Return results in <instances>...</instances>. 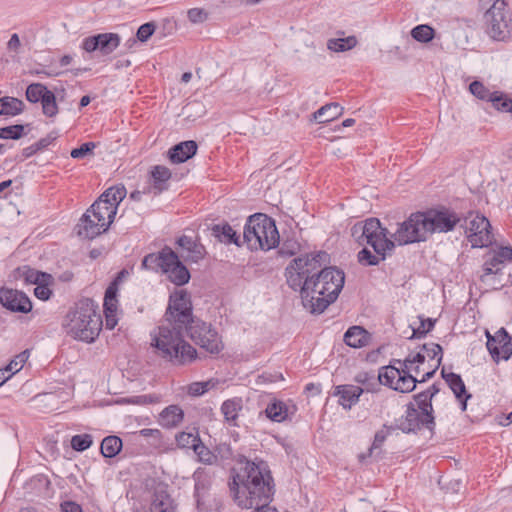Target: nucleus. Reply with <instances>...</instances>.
<instances>
[{
    "instance_id": "obj_20",
    "label": "nucleus",
    "mask_w": 512,
    "mask_h": 512,
    "mask_svg": "<svg viewBox=\"0 0 512 512\" xmlns=\"http://www.w3.org/2000/svg\"><path fill=\"white\" fill-rule=\"evenodd\" d=\"M441 375L450 389L453 391L457 400L460 402L461 410L465 411L467 407V400L471 398V394L467 393L461 376L453 372L447 373L445 368H442Z\"/></svg>"
},
{
    "instance_id": "obj_37",
    "label": "nucleus",
    "mask_w": 512,
    "mask_h": 512,
    "mask_svg": "<svg viewBox=\"0 0 512 512\" xmlns=\"http://www.w3.org/2000/svg\"><path fill=\"white\" fill-rule=\"evenodd\" d=\"M265 414L274 422H282L287 418L288 408L282 401H273L267 405Z\"/></svg>"
},
{
    "instance_id": "obj_18",
    "label": "nucleus",
    "mask_w": 512,
    "mask_h": 512,
    "mask_svg": "<svg viewBox=\"0 0 512 512\" xmlns=\"http://www.w3.org/2000/svg\"><path fill=\"white\" fill-rule=\"evenodd\" d=\"M105 223H101L100 221L96 220V218L93 215V212H91V209L89 208L81 217L78 227V235L82 238L86 239H94L95 237L99 236L100 234L106 232L104 230Z\"/></svg>"
},
{
    "instance_id": "obj_32",
    "label": "nucleus",
    "mask_w": 512,
    "mask_h": 512,
    "mask_svg": "<svg viewBox=\"0 0 512 512\" xmlns=\"http://www.w3.org/2000/svg\"><path fill=\"white\" fill-rule=\"evenodd\" d=\"M212 235L225 244L234 243L239 245V237L233 228L228 224H216L212 227Z\"/></svg>"
},
{
    "instance_id": "obj_10",
    "label": "nucleus",
    "mask_w": 512,
    "mask_h": 512,
    "mask_svg": "<svg viewBox=\"0 0 512 512\" xmlns=\"http://www.w3.org/2000/svg\"><path fill=\"white\" fill-rule=\"evenodd\" d=\"M186 332L192 341L211 354H218L223 349L218 333L206 322L194 320L187 326Z\"/></svg>"
},
{
    "instance_id": "obj_49",
    "label": "nucleus",
    "mask_w": 512,
    "mask_h": 512,
    "mask_svg": "<svg viewBox=\"0 0 512 512\" xmlns=\"http://www.w3.org/2000/svg\"><path fill=\"white\" fill-rule=\"evenodd\" d=\"M385 256L378 255L376 252L373 254L367 248H363L358 253V261L364 266L377 265L381 260H384Z\"/></svg>"
},
{
    "instance_id": "obj_15",
    "label": "nucleus",
    "mask_w": 512,
    "mask_h": 512,
    "mask_svg": "<svg viewBox=\"0 0 512 512\" xmlns=\"http://www.w3.org/2000/svg\"><path fill=\"white\" fill-rule=\"evenodd\" d=\"M0 303L12 312L28 313L32 309V303L25 293L10 289H0Z\"/></svg>"
},
{
    "instance_id": "obj_40",
    "label": "nucleus",
    "mask_w": 512,
    "mask_h": 512,
    "mask_svg": "<svg viewBox=\"0 0 512 512\" xmlns=\"http://www.w3.org/2000/svg\"><path fill=\"white\" fill-rule=\"evenodd\" d=\"M117 292H118V282L114 280L107 287L105 296H104V312L112 313L117 312L118 308V300H117Z\"/></svg>"
},
{
    "instance_id": "obj_56",
    "label": "nucleus",
    "mask_w": 512,
    "mask_h": 512,
    "mask_svg": "<svg viewBox=\"0 0 512 512\" xmlns=\"http://www.w3.org/2000/svg\"><path fill=\"white\" fill-rule=\"evenodd\" d=\"M434 327V321L430 318H420L419 326L413 328V335L420 338L425 336Z\"/></svg>"
},
{
    "instance_id": "obj_27",
    "label": "nucleus",
    "mask_w": 512,
    "mask_h": 512,
    "mask_svg": "<svg viewBox=\"0 0 512 512\" xmlns=\"http://www.w3.org/2000/svg\"><path fill=\"white\" fill-rule=\"evenodd\" d=\"M90 209L96 220L106 224L104 230L107 231L116 215V207H108L102 200H96Z\"/></svg>"
},
{
    "instance_id": "obj_62",
    "label": "nucleus",
    "mask_w": 512,
    "mask_h": 512,
    "mask_svg": "<svg viewBox=\"0 0 512 512\" xmlns=\"http://www.w3.org/2000/svg\"><path fill=\"white\" fill-rule=\"evenodd\" d=\"M496 253L501 258L502 262L505 263L506 261H512V247L509 246H503L500 247Z\"/></svg>"
},
{
    "instance_id": "obj_44",
    "label": "nucleus",
    "mask_w": 512,
    "mask_h": 512,
    "mask_svg": "<svg viewBox=\"0 0 512 512\" xmlns=\"http://www.w3.org/2000/svg\"><path fill=\"white\" fill-rule=\"evenodd\" d=\"M355 381L361 384V388H363L364 391L367 392L374 391L375 387L378 384H382L379 381V375L376 377L374 374L368 372H361L357 374V376L355 377Z\"/></svg>"
},
{
    "instance_id": "obj_39",
    "label": "nucleus",
    "mask_w": 512,
    "mask_h": 512,
    "mask_svg": "<svg viewBox=\"0 0 512 512\" xmlns=\"http://www.w3.org/2000/svg\"><path fill=\"white\" fill-rule=\"evenodd\" d=\"M422 352L426 354L429 367L438 368L442 361V347L436 343L423 345Z\"/></svg>"
},
{
    "instance_id": "obj_26",
    "label": "nucleus",
    "mask_w": 512,
    "mask_h": 512,
    "mask_svg": "<svg viewBox=\"0 0 512 512\" xmlns=\"http://www.w3.org/2000/svg\"><path fill=\"white\" fill-rule=\"evenodd\" d=\"M183 419V410L178 405H170L159 414L158 422L164 428H174L180 425Z\"/></svg>"
},
{
    "instance_id": "obj_61",
    "label": "nucleus",
    "mask_w": 512,
    "mask_h": 512,
    "mask_svg": "<svg viewBox=\"0 0 512 512\" xmlns=\"http://www.w3.org/2000/svg\"><path fill=\"white\" fill-rule=\"evenodd\" d=\"M34 294L40 300H48L52 292L48 288L47 283H41L37 284V286L35 287Z\"/></svg>"
},
{
    "instance_id": "obj_31",
    "label": "nucleus",
    "mask_w": 512,
    "mask_h": 512,
    "mask_svg": "<svg viewBox=\"0 0 512 512\" xmlns=\"http://www.w3.org/2000/svg\"><path fill=\"white\" fill-rule=\"evenodd\" d=\"M151 177L153 180L154 194H159L167 189L166 183L171 178V172L167 167L157 165L152 169Z\"/></svg>"
},
{
    "instance_id": "obj_42",
    "label": "nucleus",
    "mask_w": 512,
    "mask_h": 512,
    "mask_svg": "<svg viewBox=\"0 0 512 512\" xmlns=\"http://www.w3.org/2000/svg\"><path fill=\"white\" fill-rule=\"evenodd\" d=\"M393 430H395V428L393 426L384 425L380 430H378L376 432V434L374 436V441L368 450L369 457H372V456L378 457V455L376 454V451L381 449L382 444L384 443L386 438L391 434V432ZM380 453H381V451L378 452V454H380Z\"/></svg>"
},
{
    "instance_id": "obj_34",
    "label": "nucleus",
    "mask_w": 512,
    "mask_h": 512,
    "mask_svg": "<svg viewBox=\"0 0 512 512\" xmlns=\"http://www.w3.org/2000/svg\"><path fill=\"white\" fill-rule=\"evenodd\" d=\"M24 102L14 97H2L0 98V115L5 116H16L24 111Z\"/></svg>"
},
{
    "instance_id": "obj_2",
    "label": "nucleus",
    "mask_w": 512,
    "mask_h": 512,
    "mask_svg": "<svg viewBox=\"0 0 512 512\" xmlns=\"http://www.w3.org/2000/svg\"><path fill=\"white\" fill-rule=\"evenodd\" d=\"M235 503L242 509L253 512H278L269 504L275 492L274 479L264 460H248L241 456L232 469L229 482Z\"/></svg>"
},
{
    "instance_id": "obj_51",
    "label": "nucleus",
    "mask_w": 512,
    "mask_h": 512,
    "mask_svg": "<svg viewBox=\"0 0 512 512\" xmlns=\"http://www.w3.org/2000/svg\"><path fill=\"white\" fill-rule=\"evenodd\" d=\"M24 135V126L17 124L0 128V139H20Z\"/></svg>"
},
{
    "instance_id": "obj_8",
    "label": "nucleus",
    "mask_w": 512,
    "mask_h": 512,
    "mask_svg": "<svg viewBox=\"0 0 512 512\" xmlns=\"http://www.w3.org/2000/svg\"><path fill=\"white\" fill-rule=\"evenodd\" d=\"M243 237L251 250L269 251L279 244V232L275 221L264 214L249 217Z\"/></svg>"
},
{
    "instance_id": "obj_59",
    "label": "nucleus",
    "mask_w": 512,
    "mask_h": 512,
    "mask_svg": "<svg viewBox=\"0 0 512 512\" xmlns=\"http://www.w3.org/2000/svg\"><path fill=\"white\" fill-rule=\"evenodd\" d=\"M187 16L192 23H201L207 19V13L201 8L188 10Z\"/></svg>"
},
{
    "instance_id": "obj_24",
    "label": "nucleus",
    "mask_w": 512,
    "mask_h": 512,
    "mask_svg": "<svg viewBox=\"0 0 512 512\" xmlns=\"http://www.w3.org/2000/svg\"><path fill=\"white\" fill-rule=\"evenodd\" d=\"M150 512H175V506L166 487L159 484L154 491Z\"/></svg>"
},
{
    "instance_id": "obj_50",
    "label": "nucleus",
    "mask_w": 512,
    "mask_h": 512,
    "mask_svg": "<svg viewBox=\"0 0 512 512\" xmlns=\"http://www.w3.org/2000/svg\"><path fill=\"white\" fill-rule=\"evenodd\" d=\"M28 358L29 352L28 350H24L18 355H16L14 359H12L5 368L12 376L13 374L19 372L22 369L23 365L28 360Z\"/></svg>"
},
{
    "instance_id": "obj_4",
    "label": "nucleus",
    "mask_w": 512,
    "mask_h": 512,
    "mask_svg": "<svg viewBox=\"0 0 512 512\" xmlns=\"http://www.w3.org/2000/svg\"><path fill=\"white\" fill-rule=\"evenodd\" d=\"M187 327L164 320L151 332V346L157 354L173 364L183 365L196 358V350L183 339Z\"/></svg>"
},
{
    "instance_id": "obj_53",
    "label": "nucleus",
    "mask_w": 512,
    "mask_h": 512,
    "mask_svg": "<svg viewBox=\"0 0 512 512\" xmlns=\"http://www.w3.org/2000/svg\"><path fill=\"white\" fill-rule=\"evenodd\" d=\"M6 49L12 60H16L21 52L22 44L17 33H13L6 44Z\"/></svg>"
},
{
    "instance_id": "obj_28",
    "label": "nucleus",
    "mask_w": 512,
    "mask_h": 512,
    "mask_svg": "<svg viewBox=\"0 0 512 512\" xmlns=\"http://www.w3.org/2000/svg\"><path fill=\"white\" fill-rule=\"evenodd\" d=\"M369 333L360 326L350 327L344 334V342L353 348H361L368 344Z\"/></svg>"
},
{
    "instance_id": "obj_48",
    "label": "nucleus",
    "mask_w": 512,
    "mask_h": 512,
    "mask_svg": "<svg viewBox=\"0 0 512 512\" xmlns=\"http://www.w3.org/2000/svg\"><path fill=\"white\" fill-rule=\"evenodd\" d=\"M93 444V437L90 434H78L71 438V447L78 452L87 450Z\"/></svg>"
},
{
    "instance_id": "obj_6",
    "label": "nucleus",
    "mask_w": 512,
    "mask_h": 512,
    "mask_svg": "<svg viewBox=\"0 0 512 512\" xmlns=\"http://www.w3.org/2000/svg\"><path fill=\"white\" fill-rule=\"evenodd\" d=\"M425 362H427L426 354L422 351L408 355L403 361L396 359L393 365L379 370V381L395 391L409 393L415 389L417 383V379L411 372L418 374L421 370L420 366Z\"/></svg>"
},
{
    "instance_id": "obj_43",
    "label": "nucleus",
    "mask_w": 512,
    "mask_h": 512,
    "mask_svg": "<svg viewBox=\"0 0 512 512\" xmlns=\"http://www.w3.org/2000/svg\"><path fill=\"white\" fill-rule=\"evenodd\" d=\"M435 31L429 25L421 24L411 30V36L418 42L427 43L434 38Z\"/></svg>"
},
{
    "instance_id": "obj_22",
    "label": "nucleus",
    "mask_w": 512,
    "mask_h": 512,
    "mask_svg": "<svg viewBox=\"0 0 512 512\" xmlns=\"http://www.w3.org/2000/svg\"><path fill=\"white\" fill-rule=\"evenodd\" d=\"M503 265L504 263L496 251L490 254L482 266L483 273L480 276L481 282L492 288H497L493 276L501 274Z\"/></svg>"
},
{
    "instance_id": "obj_58",
    "label": "nucleus",
    "mask_w": 512,
    "mask_h": 512,
    "mask_svg": "<svg viewBox=\"0 0 512 512\" xmlns=\"http://www.w3.org/2000/svg\"><path fill=\"white\" fill-rule=\"evenodd\" d=\"M95 146L96 145L93 142L83 143L80 147L71 151V157L74 159L84 158L89 153H92V150L95 148Z\"/></svg>"
},
{
    "instance_id": "obj_57",
    "label": "nucleus",
    "mask_w": 512,
    "mask_h": 512,
    "mask_svg": "<svg viewBox=\"0 0 512 512\" xmlns=\"http://www.w3.org/2000/svg\"><path fill=\"white\" fill-rule=\"evenodd\" d=\"M155 31V24L152 22L141 25L137 30V39L141 42L147 41Z\"/></svg>"
},
{
    "instance_id": "obj_9",
    "label": "nucleus",
    "mask_w": 512,
    "mask_h": 512,
    "mask_svg": "<svg viewBox=\"0 0 512 512\" xmlns=\"http://www.w3.org/2000/svg\"><path fill=\"white\" fill-rule=\"evenodd\" d=\"M351 232L360 245H370L378 255L385 256L386 252L392 251L395 244H398L393 237L394 233L391 234L387 228L382 227L377 218L356 223Z\"/></svg>"
},
{
    "instance_id": "obj_38",
    "label": "nucleus",
    "mask_w": 512,
    "mask_h": 512,
    "mask_svg": "<svg viewBox=\"0 0 512 512\" xmlns=\"http://www.w3.org/2000/svg\"><path fill=\"white\" fill-rule=\"evenodd\" d=\"M122 448V440L118 436H107L101 443V453L106 458L115 457Z\"/></svg>"
},
{
    "instance_id": "obj_5",
    "label": "nucleus",
    "mask_w": 512,
    "mask_h": 512,
    "mask_svg": "<svg viewBox=\"0 0 512 512\" xmlns=\"http://www.w3.org/2000/svg\"><path fill=\"white\" fill-rule=\"evenodd\" d=\"M102 318L91 299H83L67 313L63 328L67 335L76 340L92 343L102 329Z\"/></svg>"
},
{
    "instance_id": "obj_46",
    "label": "nucleus",
    "mask_w": 512,
    "mask_h": 512,
    "mask_svg": "<svg viewBox=\"0 0 512 512\" xmlns=\"http://www.w3.org/2000/svg\"><path fill=\"white\" fill-rule=\"evenodd\" d=\"M200 441L198 433L181 432L176 436V442L180 448L194 450Z\"/></svg>"
},
{
    "instance_id": "obj_47",
    "label": "nucleus",
    "mask_w": 512,
    "mask_h": 512,
    "mask_svg": "<svg viewBox=\"0 0 512 512\" xmlns=\"http://www.w3.org/2000/svg\"><path fill=\"white\" fill-rule=\"evenodd\" d=\"M25 281L31 284L48 283L52 278L50 274L43 273L31 268H25L23 271Z\"/></svg>"
},
{
    "instance_id": "obj_12",
    "label": "nucleus",
    "mask_w": 512,
    "mask_h": 512,
    "mask_svg": "<svg viewBox=\"0 0 512 512\" xmlns=\"http://www.w3.org/2000/svg\"><path fill=\"white\" fill-rule=\"evenodd\" d=\"M164 320L174 324H182L183 327H187L194 321L192 317V304L188 293L181 291L170 297Z\"/></svg>"
},
{
    "instance_id": "obj_54",
    "label": "nucleus",
    "mask_w": 512,
    "mask_h": 512,
    "mask_svg": "<svg viewBox=\"0 0 512 512\" xmlns=\"http://www.w3.org/2000/svg\"><path fill=\"white\" fill-rule=\"evenodd\" d=\"M214 387V383L209 381L194 382L188 386V394L192 396H201Z\"/></svg>"
},
{
    "instance_id": "obj_41",
    "label": "nucleus",
    "mask_w": 512,
    "mask_h": 512,
    "mask_svg": "<svg viewBox=\"0 0 512 512\" xmlns=\"http://www.w3.org/2000/svg\"><path fill=\"white\" fill-rule=\"evenodd\" d=\"M357 44V39L354 36L346 38L329 39L327 48L333 52H344L354 48Z\"/></svg>"
},
{
    "instance_id": "obj_64",
    "label": "nucleus",
    "mask_w": 512,
    "mask_h": 512,
    "mask_svg": "<svg viewBox=\"0 0 512 512\" xmlns=\"http://www.w3.org/2000/svg\"><path fill=\"white\" fill-rule=\"evenodd\" d=\"M217 451L222 459H230L233 457V451L228 444H220L217 447Z\"/></svg>"
},
{
    "instance_id": "obj_19",
    "label": "nucleus",
    "mask_w": 512,
    "mask_h": 512,
    "mask_svg": "<svg viewBox=\"0 0 512 512\" xmlns=\"http://www.w3.org/2000/svg\"><path fill=\"white\" fill-rule=\"evenodd\" d=\"M178 245L181 247V257L187 262L197 263L205 257V247L191 237L183 235L178 239Z\"/></svg>"
},
{
    "instance_id": "obj_21",
    "label": "nucleus",
    "mask_w": 512,
    "mask_h": 512,
    "mask_svg": "<svg viewBox=\"0 0 512 512\" xmlns=\"http://www.w3.org/2000/svg\"><path fill=\"white\" fill-rule=\"evenodd\" d=\"M364 392V389L356 385H338L335 387L334 396H338V403L344 409H351L359 401V397Z\"/></svg>"
},
{
    "instance_id": "obj_25",
    "label": "nucleus",
    "mask_w": 512,
    "mask_h": 512,
    "mask_svg": "<svg viewBox=\"0 0 512 512\" xmlns=\"http://www.w3.org/2000/svg\"><path fill=\"white\" fill-rule=\"evenodd\" d=\"M197 151V144L193 140L181 142L169 150V159L172 163H183L192 158Z\"/></svg>"
},
{
    "instance_id": "obj_23",
    "label": "nucleus",
    "mask_w": 512,
    "mask_h": 512,
    "mask_svg": "<svg viewBox=\"0 0 512 512\" xmlns=\"http://www.w3.org/2000/svg\"><path fill=\"white\" fill-rule=\"evenodd\" d=\"M439 392V389L435 384L429 387L427 390L420 392L414 396V400L417 409L423 414V420L425 422H433L434 417L432 415L433 408L431 400L435 394Z\"/></svg>"
},
{
    "instance_id": "obj_55",
    "label": "nucleus",
    "mask_w": 512,
    "mask_h": 512,
    "mask_svg": "<svg viewBox=\"0 0 512 512\" xmlns=\"http://www.w3.org/2000/svg\"><path fill=\"white\" fill-rule=\"evenodd\" d=\"M469 90L470 92L475 96L477 97L478 99H481V100H488L489 97L491 96L492 92H490L484 85L483 83L479 82V81H473L470 85H469Z\"/></svg>"
},
{
    "instance_id": "obj_33",
    "label": "nucleus",
    "mask_w": 512,
    "mask_h": 512,
    "mask_svg": "<svg viewBox=\"0 0 512 512\" xmlns=\"http://www.w3.org/2000/svg\"><path fill=\"white\" fill-rule=\"evenodd\" d=\"M168 252H172V249L165 247L158 254L152 253L146 255L142 261V267L154 271H158V269H160L163 272V269L167 263L166 253Z\"/></svg>"
},
{
    "instance_id": "obj_7",
    "label": "nucleus",
    "mask_w": 512,
    "mask_h": 512,
    "mask_svg": "<svg viewBox=\"0 0 512 512\" xmlns=\"http://www.w3.org/2000/svg\"><path fill=\"white\" fill-rule=\"evenodd\" d=\"M479 6L484 10L482 21L486 35L493 41H510L512 12L506 0H479Z\"/></svg>"
},
{
    "instance_id": "obj_45",
    "label": "nucleus",
    "mask_w": 512,
    "mask_h": 512,
    "mask_svg": "<svg viewBox=\"0 0 512 512\" xmlns=\"http://www.w3.org/2000/svg\"><path fill=\"white\" fill-rule=\"evenodd\" d=\"M488 101H490L493 104V106L499 111H512V100L503 93L492 92Z\"/></svg>"
},
{
    "instance_id": "obj_3",
    "label": "nucleus",
    "mask_w": 512,
    "mask_h": 512,
    "mask_svg": "<svg viewBox=\"0 0 512 512\" xmlns=\"http://www.w3.org/2000/svg\"><path fill=\"white\" fill-rule=\"evenodd\" d=\"M459 220L455 213L446 209L413 213L407 220L398 224L393 237L398 245L425 241L433 233L453 230Z\"/></svg>"
},
{
    "instance_id": "obj_16",
    "label": "nucleus",
    "mask_w": 512,
    "mask_h": 512,
    "mask_svg": "<svg viewBox=\"0 0 512 512\" xmlns=\"http://www.w3.org/2000/svg\"><path fill=\"white\" fill-rule=\"evenodd\" d=\"M166 265L163 273L167 275L168 279L175 285L181 286L186 284L190 279V273L186 266L179 260V256L172 250L166 253Z\"/></svg>"
},
{
    "instance_id": "obj_14",
    "label": "nucleus",
    "mask_w": 512,
    "mask_h": 512,
    "mask_svg": "<svg viewBox=\"0 0 512 512\" xmlns=\"http://www.w3.org/2000/svg\"><path fill=\"white\" fill-rule=\"evenodd\" d=\"M486 337V346L494 361H507L512 356V338L505 328H500L494 335L486 331Z\"/></svg>"
},
{
    "instance_id": "obj_11",
    "label": "nucleus",
    "mask_w": 512,
    "mask_h": 512,
    "mask_svg": "<svg viewBox=\"0 0 512 512\" xmlns=\"http://www.w3.org/2000/svg\"><path fill=\"white\" fill-rule=\"evenodd\" d=\"M466 224V236L473 248L488 247L494 241V235L489 220L483 215H470Z\"/></svg>"
},
{
    "instance_id": "obj_60",
    "label": "nucleus",
    "mask_w": 512,
    "mask_h": 512,
    "mask_svg": "<svg viewBox=\"0 0 512 512\" xmlns=\"http://www.w3.org/2000/svg\"><path fill=\"white\" fill-rule=\"evenodd\" d=\"M98 34L90 37H86L83 39L81 47L83 50H85L88 53L94 52L98 50L99 43H98Z\"/></svg>"
},
{
    "instance_id": "obj_29",
    "label": "nucleus",
    "mask_w": 512,
    "mask_h": 512,
    "mask_svg": "<svg viewBox=\"0 0 512 512\" xmlns=\"http://www.w3.org/2000/svg\"><path fill=\"white\" fill-rule=\"evenodd\" d=\"M243 402L241 398H232L223 402L221 412L230 425L235 426L239 412L242 410Z\"/></svg>"
},
{
    "instance_id": "obj_52",
    "label": "nucleus",
    "mask_w": 512,
    "mask_h": 512,
    "mask_svg": "<svg viewBox=\"0 0 512 512\" xmlns=\"http://www.w3.org/2000/svg\"><path fill=\"white\" fill-rule=\"evenodd\" d=\"M198 456L199 461L205 464H213L216 461V456L200 441L193 450Z\"/></svg>"
},
{
    "instance_id": "obj_30",
    "label": "nucleus",
    "mask_w": 512,
    "mask_h": 512,
    "mask_svg": "<svg viewBox=\"0 0 512 512\" xmlns=\"http://www.w3.org/2000/svg\"><path fill=\"white\" fill-rule=\"evenodd\" d=\"M342 112L343 108L338 103H329L314 112L312 116L319 123H326L339 117Z\"/></svg>"
},
{
    "instance_id": "obj_36",
    "label": "nucleus",
    "mask_w": 512,
    "mask_h": 512,
    "mask_svg": "<svg viewBox=\"0 0 512 512\" xmlns=\"http://www.w3.org/2000/svg\"><path fill=\"white\" fill-rule=\"evenodd\" d=\"M98 50L102 55H109L120 45V36L116 33H101L98 34Z\"/></svg>"
},
{
    "instance_id": "obj_17",
    "label": "nucleus",
    "mask_w": 512,
    "mask_h": 512,
    "mask_svg": "<svg viewBox=\"0 0 512 512\" xmlns=\"http://www.w3.org/2000/svg\"><path fill=\"white\" fill-rule=\"evenodd\" d=\"M421 427H426L429 430H432L434 427V421L425 422L423 420V414L421 411H419L415 405L411 403L407 407L404 420H401L397 424V429L404 433H410L420 429Z\"/></svg>"
},
{
    "instance_id": "obj_13",
    "label": "nucleus",
    "mask_w": 512,
    "mask_h": 512,
    "mask_svg": "<svg viewBox=\"0 0 512 512\" xmlns=\"http://www.w3.org/2000/svg\"><path fill=\"white\" fill-rule=\"evenodd\" d=\"M26 99L31 103H41L46 117L54 118L59 112L55 94L42 83H32L26 89Z\"/></svg>"
},
{
    "instance_id": "obj_63",
    "label": "nucleus",
    "mask_w": 512,
    "mask_h": 512,
    "mask_svg": "<svg viewBox=\"0 0 512 512\" xmlns=\"http://www.w3.org/2000/svg\"><path fill=\"white\" fill-rule=\"evenodd\" d=\"M62 512H82V508L79 504L72 501H66L61 504Z\"/></svg>"
},
{
    "instance_id": "obj_35",
    "label": "nucleus",
    "mask_w": 512,
    "mask_h": 512,
    "mask_svg": "<svg viewBox=\"0 0 512 512\" xmlns=\"http://www.w3.org/2000/svg\"><path fill=\"white\" fill-rule=\"evenodd\" d=\"M126 196L124 186H114L108 188L97 200H102L108 207H116Z\"/></svg>"
},
{
    "instance_id": "obj_1",
    "label": "nucleus",
    "mask_w": 512,
    "mask_h": 512,
    "mask_svg": "<svg viewBox=\"0 0 512 512\" xmlns=\"http://www.w3.org/2000/svg\"><path fill=\"white\" fill-rule=\"evenodd\" d=\"M329 255L318 252L295 258L286 268L287 284L300 292L303 306L322 313L341 292L345 276L335 267H326Z\"/></svg>"
}]
</instances>
